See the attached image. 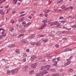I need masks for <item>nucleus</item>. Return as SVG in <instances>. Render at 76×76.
Instances as JSON below:
<instances>
[{"label": "nucleus", "instance_id": "nucleus-41", "mask_svg": "<svg viewBox=\"0 0 76 76\" xmlns=\"http://www.w3.org/2000/svg\"><path fill=\"white\" fill-rule=\"evenodd\" d=\"M12 14H15L16 13V11L13 10L12 11Z\"/></svg>", "mask_w": 76, "mask_h": 76}, {"label": "nucleus", "instance_id": "nucleus-22", "mask_svg": "<svg viewBox=\"0 0 76 76\" xmlns=\"http://www.w3.org/2000/svg\"><path fill=\"white\" fill-rule=\"evenodd\" d=\"M50 12V10H45V13H48L49 12Z\"/></svg>", "mask_w": 76, "mask_h": 76}, {"label": "nucleus", "instance_id": "nucleus-15", "mask_svg": "<svg viewBox=\"0 0 76 76\" xmlns=\"http://www.w3.org/2000/svg\"><path fill=\"white\" fill-rule=\"evenodd\" d=\"M43 71H42V72L43 73V75L44 74V73H45V74H47V73H48V71H47V70H43Z\"/></svg>", "mask_w": 76, "mask_h": 76}, {"label": "nucleus", "instance_id": "nucleus-27", "mask_svg": "<svg viewBox=\"0 0 76 76\" xmlns=\"http://www.w3.org/2000/svg\"><path fill=\"white\" fill-rule=\"evenodd\" d=\"M49 35L51 37H54V34H49Z\"/></svg>", "mask_w": 76, "mask_h": 76}, {"label": "nucleus", "instance_id": "nucleus-19", "mask_svg": "<svg viewBox=\"0 0 76 76\" xmlns=\"http://www.w3.org/2000/svg\"><path fill=\"white\" fill-rule=\"evenodd\" d=\"M11 73L13 75H14V74H15V70H14V69L12 70L11 71Z\"/></svg>", "mask_w": 76, "mask_h": 76}, {"label": "nucleus", "instance_id": "nucleus-57", "mask_svg": "<svg viewBox=\"0 0 76 76\" xmlns=\"http://www.w3.org/2000/svg\"><path fill=\"white\" fill-rule=\"evenodd\" d=\"M72 58H73V56H72L70 57L68 59L69 60H71V59H72Z\"/></svg>", "mask_w": 76, "mask_h": 76}, {"label": "nucleus", "instance_id": "nucleus-3", "mask_svg": "<svg viewBox=\"0 0 76 76\" xmlns=\"http://www.w3.org/2000/svg\"><path fill=\"white\" fill-rule=\"evenodd\" d=\"M21 42L22 43H28V41L26 39H24L22 40L21 41Z\"/></svg>", "mask_w": 76, "mask_h": 76}, {"label": "nucleus", "instance_id": "nucleus-59", "mask_svg": "<svg viewBox=\"0 0 76 76\" xmlns=\"http://www.w3.org/2000/svg\"><path fill=\"white\" fill-rule=\"evenodd\" d=\"M31 67L32 68H34V67H35V66L33 65V64H32L31 65Z\"/></svg>", "mask_w": 76, "mask_h": 76}, {"label": "nucleus", "instance_id": "nucleus-4", "mask_svg": "<svg viewBox=\"0 0 76 76\" xmlns=\"http://www.w3.org/2000/svg\"><path fill=\"white\" fill-rule=\"evenodd\" d=\"M46 25H47V24L46 23L42 24L39 29H43L44 27L46 26Z\"/></svg>", "mask_w": 76, "mask_h": 76}, {"label": "nucleus", "instance_id": "nucleus-64", "mask_svg": "<svg viewBox=\"0 0 76 76\" xmlns=\"http://www.w3.org/2000/svg\"><path fill=\"white\" fill-rule=\"evenodd\" d=\"M3 38V36H2V35H0V39H1V38Z\"/></svg>", "mask_w": 76, "mask_h": 76}, {"label": "nucleus", "instance_id": "nucleus-37", "mask_svg": "<svg viewBox=\"0 0 76 76\" xmlns=\"http://www.w3.org/2000/svg\"><path fill=\"white\" fill-rule=\"evenodd\" d=\"M57 61H60V60H61V58L60 57H58L57 58Z\"/></svg>", "mask_w": 76, "mask_h": 76}, {"label": "nucleus", "instance_id": "nucleus-49", "mask_svg": "<svg viewBox=\"0 0 76 76\" xmlns=\"http://www.w3.org/2000/svg\"><path fill=\"white\" fill-rule=\"evenodd\" d=\"M19 28L20 29H22V25H20L19 26Z\"/></svg>", "mask_w": 76, "mask_h": 76}, {"label": "nucleus", "instance_id": "nucleus-46", "mask_svg": "<svg viewBox=\"0 0 76 76\" xmlns=\"http://www.w3.org/2000/svg\"><path fill=\"white\" fill-rule=\"evenodd\" d=\"M35 35L33 34L31 36L30 38H34V37H35Z\"/></svg>", "mask_w": 76, "mask_h": 76}, {"label": "nucleus", "instance_id": "nucleus-62", "mask_svg": "<svg viewBox=\"0 0 76 76\" xmlns=\"http://www.w3.org/2000/svg\"><path fill=\"white\" fill-rule=\"evenodd\" d=\"M9 67V66H5V68H6V69H8Z\"/></svg>", "mask_w": 76, "mask_h": 76}, {"label": "nucleus", "instance_id": "nucleus-6", "mask_svg": "<svg viewBox=\"0 0 76 76\" xmlns=\"http://www.w3.org/2000/svg\"><path fill=\"white\" fill-rule=\"evenodd\" d=\"M36 56H32L31 57V61H34V59H35V58H36Z\"/></svg>", "mask_w": 76, "mask_h": 76}, {"label": "nucleus", "instance_id": "nucleus-43", "mask_svg": "<svg viewBox=\"0 0 76 76\" xmlns=\"http://www.w3.org/2000/svg\"><path fill=\"white\" fill-rule=\"evenodd\" d=\"M25 32V29H23L21 30V32L23 33V32Z\"/></svg>", "mask_w": 76, "mask_h": 76}, {"label": "nucleus", "instance_id": "nucleus-26", "mask_svg": "<svg viewBox=\"0 0 76 76\" xmlns=\"http://www.w3.org/2000/svg\"><path fill=\"white\" fill-rule=\"evenodd\" d=\"M69 73H70V72H73V69L72 68L70 69L69 70Z\"/></svg>", "mask_w": 76, "mask_h": 76}, {"label": "nucleus", "instance_id": "nucleus-23", "mask_svg": "<svg viewBox=\"0 0 76 76\" xmlns=\"http://www.w3.org/2000/svg\"><path fill=\"white\" fill-rule=\"evenodd\" d=\"M15 2V4H16V3L18 2V0H13V3L14 4V2Z\"/></svg>", "mask_w": 76, "mask_h": 76}, {"label": "nucleus", "instance_id": "nucleus-5", "mask_svg": "<svg viewBox=\"0 0 76 76\" xmlns=\"http://www.w3.org/2000/svg\"><path fill=\"white\" fill-rule=\"evenodd\" d=\"M54 60H56V58L53 59V62H54V64H53V66H55L56 65H57L58 61H55Z\"/></svg>", "mask_w": 76, "mask_h": 76}, {"label": "nucleus", "instance_id": "nucleus-60", "mask_svg": "<svg viewBox=\"0 0 76 76\" xmlns=\"http://www.w3.org/2000/svg\"><path fill=\"white\" fill-rule=\"evenodd\" d=\"M44 37V35H42L40 36V37H38V38H39V37Z\"/></svg>", "mask_w": 76, "mask_h": 76}, {"label": "nucleus", "instance_id": "nucleus-10", "mask_svg": "<svg viewBox=\"0 0 76 76\" xmlns=\"http://www.w3.org/2000/svg\"><path fill=\"white\" fill-rule=\"evenodd\" d=\"M75 16H73V17L72 16H70L68 17V18H70V19H74L75 18Z\"/></svg>", "mask_w": 76, "mask_h": 76}, {"label": "nucleus", "instance_id": "nucleus-29", "mask_svg": "<svg viewBox=\"0 0 76 76\" xmlns=\"http://www.w3.org/2000/svg\"><path fill=\"white\" fill-rule=\"evenodd\" d=\"M58 75V74H53L52 75V76H57Z\"/></svg>", "mask_w": 76, "mask_h": 76}, {"label": "nucleus", "instance_id": "nucleus-52", "mask_svg": "<svg viewBox=\"0 0 76 76\" xmlns=\"http://www.w3.org/2000/svg\"><path fill=\"white\" fill-rule=\"evenodd\" d=\"M73 8V6H71L69 7V9H72Z\"/></svg>", "mask_w": 76, "mask_h": 76}, {"label": "nucleus", "instance_id": "nucleus-39", "mask_svg": "<svg viewBox=\"0 0 76 76\" xmlns=\"http://www.w3.org/2000/svg\"><path fill=\"white\" fill-rule=\"evenodd\" d=\"M30 44L31 45H35V42L31 43Z\"/></svg>", "mask_w": 76, "mask_h": 76}, {"label": "nucleus", "instance_id": "nucleus-38", "mask_svg": "<svg viewBox=\"0 0 76 76\" xmlns=\"http://www.w3.org/2000/svg\"><path fill=\"white\" fill-rule=\"evenodd\" d=\"M60 25H61L60 24V23H58L56 25V27H59Z\"/></svg>", "mask_w": 76, "mask_h": 76}, {"label": "nucleus", "instance_id": "nucleus-14", "mask_svg": "<svg viewBox=\"0 0 76 76\" xmlns=\"http://www.w3.org/2000/svg\"><path fill=\"white\" fill-rule=\"evenodd\" d=\"M48 24L50 25V26H53V25H54V22H49L48 23Z\"/></svg>", "mask_w": 76, "mask_h": 76}, {"label": "nucleus", "instance_id": "nucleus-25", "mask_svg": "<svg viewBox=\"0 0 76 76\" xmlns=\"http://www.w3.org/2000/svg\"><path fill=\"white\" fill-rule=\"evenodd\" d=\"M15 72V73H17V72H18V70H19V69H15L14 70Z\"/></svg>", "mask_w": 76, "mask_h": 76}, {"label": "nucleus", "instance_id": "nucleus-50", "mask_svg": "<svg viewBox=\"0 0 76 76\" xmlns=\"http://www.w3.org/2000/svg\"><path fill=\"white\" fill-rule=\"evenodd\" d=\"M25 11H23L22 12H20V15H22V13H25Z\"/></svg>", "mask_w": 76, "mask_h": 76}, {"label": "nucleus", "instance_id": "nucleus-21", "mask_svg": "<svg viewBox=\"0 0 76 76\" xmlns=\"http://www.w3.org/2000/svg\"><path fill=\"white\" fill-rule=\"evenodd\" d=\"M53 22H54V25H57L58 23V22L56 21Z\"/></svg>", "mask_w": 76, "mask_h": 76}, {"label": "nucleus", "instance_id": "nucleus-36", "mask_svg": "<svg viewBox=\"0 0 76 76\" xmlns=\"http://www.w3.org/2000/svg\"><path fill=\"white\" fill-rule=\"evenodd\" d=\"M36 45L38 46V45H40V43H39V42H38L36 43Z\"/></svg>", "mask_w": 76, "mask_h": 76}, {"label": "nucleus", "instance_id": "nucleus-56", "mask_svg": "<svg viewBox=\"0 0 76 76\" xmlns=\"http://www.w3.org/2000/svg\"><path fill=\"white\" fill-rule=\"evenodd\" d=\"M26 52H27V53H28V52H29V49H27L26 50Z\"/></svg>", "mask_w": 76, "mask_h": 76}, {"label": "nucleus", "instance_id": "nucleus-58", "mask_svg": "<svg viewBox=\"0 0 76 76\" xmlns=\"http://www.w3.org/2000/svg\"><path fill=\"white\" fill-rule=\"evenodd\" d=\"M48 14H45V17H48Z\"/></svg>", "mask_w": 76, "mask_h": 76}, {"label": "nucleus", "instance_id": "nucleus-8", "mask_svg": "<svg viewBox=\"0 0 76 76\" xmlns=\"http://www.w3.org/2000/svg\"><path fill=\"white\" fill-rule=\"evenodd\" d=\"M15 53L17 54H20V51H19V49H16L15 50Z\"/></svg>", "mask_w": 76, "mask_h": 76}, {"label": "nucleus", "instance_id": "nucleus-55", "mask_svg": "<svg viewBox=\"0 0 76 76\" xmlns=\"http://www.w3.org/2000/svg\"><path fill=\"white\" fill-rule=\"evenodd\" d=\"M63 19V17L62 16H61L59 18V19Z\"/></svg>", "mask_w": 76, "mask_h": 76}, {"label": "nucleus", "instance_id": "nucleus-33", "mask_svg": "<svg viewBox=\"0 0 76 76\" xmlns=\"http://www.w3.org/2000/svg\"><path fill=\"white\" fill-rule=\"evenodd\" d=\"M25 35L24 34H21L19 35V37H23V36H24Z\"/></svg>", "mask_w": 76, "mask_h": 76}, {"label": "nucleus", "instance_id": "nucleus-12", "mask_svg": "<svg viewBox=\"0 0 76 76\" xmlns=\"http://www.w3.org/2000/svg\"><path fill=\"white\" fill-rule=\"evenodd\" d=\"M45 67L47 69H50L51 67V66L50 65H47L45 66Z\"/></svg>", "mask_w": 76, "mask_h": 76}, {"label": "nucleus", "instance_id": "nucleus-44", "mask_svg": "<svg viewBox=\"0 0 76 76\" xmlns=\"http://www.w3.org/2000/svg\"><path fill=\"white\" fill-rule=\"evenodd\" d=\"M34 65L35 67V66H37V65H38V64L37 63H35V64H33Z\"/></svg>", "mask_w": 76, "mask_h": 76}, {"label": "nucleus", "instance_id": "nucleus-63", "mask_svg": "<svg viewBox=\"0 0 76 76\" xmlns=\"http://www.w3.org/2000/svg\"><path fill=\"white\" fill-rule=\"evenodd\" d=\"M66 38H62V40H66Z\"/></svg>", "mask_w": 76, "mask_h": 76}, {"label": "nucleus", "instance_id": "nucleus-45", "mask_svg": "<svg viewBox=\"0 0 76 76\" xmlns=\"http://www.w3.org/2000/svg\"><path fill=\"white\" fill-rule=\"evenodd\" d=\"M50 71L51 72H55V69H51Z\"/></svg>", "mask_w": 76, "mask_h": 76}, {"label": "nucleus", "instance_id": "nucleus-20", "mask_svg": "<svg viewBox=\"0 0 76 76\" xmlns=\"http://www.w3.org/2000/svg\"><path fill=\"white\" fill-rule=\"evenodd\" d=\"M14 31V28H10V32H13Z\"/></svg>", "mask_w": 76, "mask_h": 76}, {"label": "nucleus", "instance_id": "nucleus-40", "mask_svg": "<svg viewBox=\"0 0 76 76\" xmlns=\"http://www.w3.org/2000/svg\"><path fill=\"white\" fill-rule=\"evenodd\" d=\"M2 36L3 37H4L6 36V33H5V34H2Z\"/></svg>", "mask_w": 76, "mask_h": 76}, {"label": "nucleus", "instance_id": "nucleus-9", "mask_svg": "<svg viewBox=\"0 0 76 76\" xmlns=\"http://www.w3.org/2000/svg\"><path fill=\"white\" fill-rule=\"evenodd\" d=\"M15 45V44H11L8 46V47L9 48H12V47H14Z\"/></svg>", "mask_w": 76, "mask_h": 76}, {"label": "nucleus", "instance_id": "nucleus-28", "mask_svg": "<svg viewBox=\"0 0 76 76\" xmlns=\"http://www.w3.org/2000/svg\"><path fill=\"white\" fill-rule=\"evenodd\" d=\"M26 21H24L22 22V25H25V24H26Z\"/></svg>", "mask_w": 76, "mask_h": 76}, {"label": "nucleus", "instance_id": "nucleus-42", "mask_svg": "<svg viewBox=\"0 0 76 76\" xmlns=\"http://www.w3.org/2000/svg\"><path fill=\"white\" fill-rule=\"evenodd\" d=\"M10 71H7V74L8 75H10Z\"/></svg>", "mask_w": 76, "mask_h": 76}, {"label": "nucleus", "instance_id": "nucleus-11", "mask_svg": "<svg viewBox=\"0 0 76 76\" xmlns=\"http://www.w3.org/2000/svg\"><path fill=\"white\" fill-rule=\"evenodd\" d=\"M0 14H1L2 15H4V12H3V10H0Z\"/></svg>", "mask_w": 76, "mask_h": 76}, {"label": "nucleus", "instance_id": "nucleus-18", "mask_svg": "<svg viewBox=\"0 0 76 76\" xmlns=\"http://www.w3.org/2000/svg\"><path fill=\"white\" fill-rule=\"evenodd\" d=\"M47 20H42L41 22H43L44 23H47Z\"/></svg>", "mask_w": 76, "mask_h": 76}, {"label": "nucleus", "instance_id": "nucleus-34", "mask_svg": "<svg viewBox=\"0 0 76 76\" xmlns=\"http://www.w3.org/2000/svg\"><path fill=\"white\" fill-rule=\"evenodd\" d=\"M69 10V8L67 7L65 8V9L64 10Z\"/></svg>", "mask_w": 76, "mask_h": 76}, {"label": "nucleus", "instance_id": "nucleus-54", "mask_svg": "<svg viewBox=\"0 0 76 76\" xmlns=\"http://www.w3.org/2000/svg\"><path fill=\"white\" fill-rule=\"evenodd\" d=\"M54 11L55 12H57V11H58V8H57L56 9L54 10Z\"/></svg>", "mask_w": 76, "mask_h": 76}, {"label": "nucleus", "instance_id": "nucleus-16", "mask_svg": "<svg viewBox=\"0 0 76 76\" xmlns=\"http://www.w3.org/2000/svg\"><path fill=\"white\" fill-rule=\"evenodd\" d=\"M24 18H25L24 17H22L19 20V22H22V21L24 19Z\"/></svg>", "mask_w": 76, "mask_h": 76}, {"label": "nucleus", "instance_id": "nucleus-24", "mask_svg": "<svg viewBox=\"0 0 76 76\" xmlns=\"http://www.w3.org/2000/svg\"><path fill=\"white\" fill-rule=\"evenodd\" d=\"M75 25L73 26H72L71 27L72 28H76V23H75Z\"/></svg>", "mask_w": 76, "mask_h": 76}, {"label": "nucleus", "instance_id": "nucleus-48", "mask_svg": "<svg viewBox=\"0 0 76 76\" xmlns=\"http://www.w3.org/2000/svg\"><path fill=\"white\" fill-rule=\"evenodd\" d=\"M44 68H45V66H42V67H41V69L42 70V69H44Z\"/></svg>", "mask_w": 76, "mask_h": 76}, {"label": "nucleus", "instance_id": "nucleus-17", "mask_svg": "<svg viewBox=\"0 0 76 76\" xmlns=\"http://www.w3.org/2000/svg\"><path fill=\"white\" fill-rule=\"evenodd\" d=\"M63 1V0H58L57 1V3L58 4L61 3Z\"/></svg>", "mask_w": 76, "mask_h": 76}, {"label": "nucleus", "instance_id": "nucleus-30", "mask_svg": "<svg viewBox=\"0 0 76 76\" xmlns=\"http://www.w3.org/2000/svg\"><path fill=\"white\" fill-rule=\"evenodd\" d=\"M56 34H57V35H60V34H61V32H60V31H57V32Z\"/></svg>", "mask_w": 76, "mask_h": 76}, {"label": "nucleus", "instance_id": "nucleus-13", "mask_svg": "<svg viewBox=\"0 0 76 76\" xmlns=\"http://www.w3.org/2000/svg\"><path fill=\"white\" fill-rule=\"evenodd\" d=\"M29 73L30 75H32V74H34V71L31 70L29 71Z\"/></svg>", "mask_w": 76, "mask_h": 76}, {"label": "nucleus", "instance_id": "nucleus-2", "mask_svg": "<svg viewBox=\"0 0 76 76\" xmlns=\"http://www.w3.org/2000/svg\"><path fill=\"white\" fill-rule=\"evenodd\" d=\"M42 75H44V73L42 71H40L39 73L37 74L36 75V76H42Z\"/></svg>", "mask_w": 76, "mask_h": 76}, {"label": "nucleus", "instance_id": "nucleus-1", "mask_svg": "<svg viewBox=\"0 0 76 76\" xmlns=\"http://www.w3.org/2000/svg\"><path fill=\"white\" fill-rule=\"evenodd\" d=\"M66 61L67 62L65 64V65L66 66H67V65L70 64V63H71V61H70V59H67Z\"/></svg>", "mask_w": 76, "mask_h": 76}, {"label": "nucleus", "instance_id": "nucleus-7", "mask_svg": "<svg viewBox=\"0 0 76 76\" xmlns=\"http://www.w3.org/2000/svg\"><path fill=\"white\" fill-rule=\"evenodd\" d=\"M42 40L44 42V43H45V42H48V39H45L44 38H42Z\"/></svg>", "mask_w": 76, "mask_h": 76}, {"label": "nucleus", "instance_id": "nucleus-31", "mask_svg": "<svg viewBox=\"0 0 76 76\" xmlns=\"http://www.w3.org/2000/svg\"><path fill=\"white\" fill-rule=\"evenodd\" d=\"M29 67V66L28 65H26L24 67V68L25 69H28Z\"/></svg>", "mask_w": 76, "mask_h": 76}, {"label": "nucleus", "instance_id": "nucleus-53", "mask_svg": "<svg viewBox=\"0 0 76 76\" xmlns=\"http://www.w3.org/2000/svg\"><path fill=\"white\" fill-rule=\"evenodd\" d=\"M31 25V23H27V25H28V26H29V25Z\"/></svg>", "mask_w": 76, "mask_h": 76}, {"label": "nucleus", "instance_id": "nucleus-61", "mask_svg": "<svg viewBox=\"0 0 76 76\" xmlns=\"http://www.w3.org/2000/svg\"><path fill=\"white\" fill-rule=\"evenodd\" d=\"M24 57H26L27 56V55H26V54H24L23 55Z\"/></svg>", "mask_w": 76, "mask_h": 76}, {"label": "nucleus", "instance_id": "nucleus-47", "mask_svg": "<svg viewBox=\"0 0 76 76\" xmlns=\"http://www.w3.org/2000/svg\"><path fill=\"white\" fill-rule=\"evenodd\" d=\"M16 33H14L12 34L13 37H15V36H16Z\"/></svg>", "mask_w": 76, "mask_h": 76}, {"label": "nucleus", "instance_id": "nucleus-35", "mask_svg": "<svg viewBox=\"0 0 76 76\" xmlns=\"http://www.w3.org/2000/svg\"><path fill=\"white\" fill-rule=\"evenodd\" d=\"M65 7H66V6H65L63 5L61 6V9H64V8H65Z\"/></svg>", "mask_w": 76, "mask_h": 76}, {"label": "nucleus", "instance_id": "nucleus-32", "mask_svg": "<svg viewBox=\"0 0 76 76\" xmlns=\"http://www.w3.org/2000/svg\"><path fill=\"white\" fill-rule=\"evenodd\" d=\"M74 49H70V48H69V49H67L66 50H67V51H72V50H73Z\"/></svg>", "mask_w": 76, "mask_h": 76}, {"label": "nucleus", "instance_id": "nucleus-51", "mask_svg": "<svg viewBox=\"0 0 76 76\" xmlns=\"http://www.w3.org/2000/svg\"><path fill=\"white\" fill-rule=\"evenodd\" d=\"M55 46L56 48H58V47H59V45L58 44H56V45Z\"/></svg>", "mask_w": 76, "mask_h": 76}]
</instances>
